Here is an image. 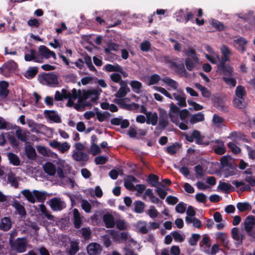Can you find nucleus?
Masks as SVG:
<instances>
[{
	"mask_svg": "<svg viewBox=\"0 0 255 255\" xmlns=\"http://www.w3.org/2000/svg\"><path fill=\"white\" fill-rule=\"evenodd\" d=\"M129 92L130 91H128L127 89L120 87L118 91L115 94V96L117 98H122L125 97Z\"/></svg>",
	"mask_w": 255,
	"mask_h": 255,
	"instance_id": "61",
	"label": "nucleus"
},
{
	"mask_svg": "<svg viewBox=\"0 0 255 255\" xmlns=\"http://www.w3.org/2000/svg\"><path fill=\"white\" fill-rule=\"evenodd\" d=\"M179 147V144L178 143H175L167 147L166 151L170 155H173L175 154L178 149Z\"/></svg>",
	"mask_w": 255,
	"mask_h": 255,
	"instance_id": "51",
	"label": "nucleus"
},
{
	"mask_svg": "<svg viewBox=\"0 0 255 255\" xmlns=\"http://www.w3.org/2000/svg\"><path fill=\"white\" fill-rule=\"evenodd\" d=\"M71 98L74 100L79 98V100L83 101V93H81L80 90H77L75 88H74L72 90Z\"/></svg>",
	"mask_w": 255,
	"mask_h": 255,
	"instance_id": "52",
	"label": "nucleus"
},
{
	"mask_svg": "<svg viewBox=\"0 0 255 255\" xmlns=\"http://www.w3.org/2000/svg\"><path fill=\"white\" fill-rule=\"evenodd\" d=\"M29 54L26 53L24 55V60L26 61H34L38 63H41L42 61L40 59L39 57L37 56V53L35 49H31L29 50Z\"/></svg>",
	"mask_w": 255,
	"mask_h": 255,
	"instance_id": "13",
	"label": "nucleus"
},
{
	"mask_svg": "<svg viewBox=\"0 0 255 255\" xmlns=\"http://www.w3.org/2000/svg\"><path fill=\"white\" fill-rule=\"evenodd\" d=\"M103 220L106 228H112L115 227V222L113 216L110 214H106L103 215Z\"/></svg>",
	"mask_w": 255,
	"mask_h": 255,
	"instance_id": "16",
	"label": "nucleus"
},
{
	"mask_svg": "<svg viewBox=\"0 0 255 255\" xmlns=\"http://www.w3.org/2000/svg\"><path fill=\"white\" fill-rule=\"evenodd\" d=\"M162 81L174 90L177 88L178 84L177 82L170 78L165 77L162 79Z\"/></svg>",
	"mask_w": 255,
	"mask_h": 255,
	"instance_id": "49",
	"label": "nucleus"
},
{
	"mask_svg": "<svg viewBox=\"0 0 255 255\" xmlns=\"http://www.w3.org/2000/svg\"><path fill=\"white\" fill-rule=\"evenodd\" d=\"M235 93L236 95L238 98H244V96L246 95L245 88L241 85L237 87Z\"/></svg>",
	"mask_w": 255,
	"mask_h": 255,
	"instance_id": "56",
	"label": "nucleus"
},
{
	"mask_svg": "<svg viewBox=\"0 0 255 255\" xmlns=\"http://www.w3.org/2000/svg\"><path fill=\"white\" fill-rule=\"evenodd\" d=\"M25 153L27 157L30 160H34L36 156V152L34 148L31 145L25 147Z\"/></svg>",
	"mask_w": 255,
	"mask_h": 255,
	"instance_id": "30",
	"label": "nucleus"
},
{
	"mask_svg": "<svg viewBox=\"0 0 255 255\" xmlns=\"http://www.w3.org/2000/svg\"><path fill=\"white\" fill-rule=\"evenodd\" d=\"M79 232L81 233L82 237L85 240H89L91 238L92 232L90 228H82Z\"/></svg>",
	"mask_w": 255,
	"mask_h": 255,
	"instance_id": "47",
	"label": "nucleus"
},
{
	"mask_svg": "<svg viewBox=\"0 0 255 255\" xmlns=\"http://www.w3.org/2000/svg\"><path fill=\"white\" fill-rule=\"evenodd\" d=\"M134 212L136 213H142L143 212L145 206L144 202L137 200L135 201L134 203Z\"/></svg>",
	"mask_w": 255,
	"mask_h": 255,
	"instance_id": "37",
	"label": "nucleus"
},
{
	"mask_svg": "<svg viewBox=\"0 0 255 255\" xmlns=\"http://www.w3.org/2000/svg\"><path fill=\"white\" fill-rule=\"evenodd\" d=\"M236 165L235 164L232 166H228L223 168V173L225 177L235 175L237 172Z\"/></svg>",
	"mask_w": 255,
	"mask_h": 255,
	"instance_id": "28",
	"label": "nucleus"
},
{
	"mask_svg": "<svg viewBox=\"0 0 255 255\" xmlns=\"http://www.w3.org/2000/svg\"><path fill=\"white\" fill-rule=\"evenodd\" d=\"M231 157L229 155H224L221 158L220 162L223 168L228 166H232L234 165L233 162L231 161Z\"/></svg>",
	"mask_w": 255,
	"mask_h": 255,
	"instance_id": "41",
	"label": "nucleus"
},
{
	"mask_svg": "<svg viewBox=\"0 0 255 255\" xmlns=\"http://www.w3.org/2000/svg\"><path fill=\"white\" fill-rule=\"evenodd\" d=\"M38 69L37 67H30L27 69L24 76L27 79L34 78L38 73Z\"/></svg>",
	"mask_w": 255,
	"mask_h": 255,
	"instance_id": "34",
	"label": "nucleus"
},
{
	"mask_svg": "<svg viewBox=\"0 0 255 255\" xmlns=\"http://www.w3.org/2000/svg\"><path fill=\"white\" fill-rule=\"evenodd\" d=\"M233 104L235 107L242 109L246 107V103L244 98H236L233 101Z\"/></svg>",
	"mask_w": 255,
	"mask_h": 255,
	"instance_id": "38",
	"label": "nucleus"
},
{
	"mask_svg": "<svg viewBox=\"0 0 255 255\" xmlns=\"http://www.w3.org/2000/svg\"><path fill=\"white\" fill-rule=\"evenodd\" d=\"M159 177L155 174H150L148 175L147 182L148 183L150 184L153 187H157L156 184L158 183L159 185L163 187H164V185L161 183L158 182Z\"/></svg>",
	"mask_w": 255,
	"mask_h": 255,
	"instance_id": "29",
	"label": "nucleus"
},
{
	"mask_svg": "<svg viewBox=\"0 0 255 255\" xmlns=\"http://www.w3.org/2000/svg\"><path fill=\"white\" fill-rule=\"evenodd\" d=\"M129 84L134 92L137 94L140 92V90L142 87V83L136 80L131 81Z\"/></svg>",
	"mask_w": 255,
	"mask_h": 255,
	"instance_id": "43",
	"label": "nucleus"
},
{
	"mask_svg": "<svg viewBox=\"0 0 255 255\" xmlns=\"http://www.w3.org/2000/svg\"><path fill=\"white\" fill-rule=\"evenodd\" d=\"M255 225V217L253 215L247 216L244 221V229L248 235L250 237L255 238V234L252 232Z\"/></svg>",
	"mask_w": 255,
	"mask_h": 255,
	"instance_id": "4",
	"label": "nucleus"
},
{
	"mask_svg": "<svg viewBox=\"0 0 255 255\" xmlns=\"http://www.w3.org/2000/svg\"><path fill=\"white\" fill-rule=\"evenodd\" d=\"M11 206H13L16 210L17 213L21 217H25L26 215V212L24 207L20 204L18 201L14 200L13 203L11 204Z\"/></svg>",
	"mask_w": 255,
	"mask_h": 255,
	"instance_id": "21",
	"label": "nucleus"
},
{
	"mask_svg": "<svg viewBox=\"0 0 255 255\" xmlns=\"http://www.w3.org/2000/svg\"><path fill=\"white\" fill-rule=\"evenodd\" d=\"M95 110L97 111L96 112V115H97L98 120L100 122H104L106 118H109L111 116V114L108 112H104L102 113L98 111V108H96Z\"/></svg>",
	"mask_w": 255,
	"mask_h": 255,
	"instance_id": "40",
	"label": "nucleus"
},
{
	"mask_svg": "<svg viewBox=\"0 0 255 255\" xmlns=\"http://www.w3.org/2000/svg\"><path fill=\"white\" fill-rule=\"evenodd\" d=\"M93 96L91 98V102L96 103L99 99L100 93L96 89H91L83 91V101L87 100L88 99Z\"/></svg>",
	"mask_w": 255,
	"mask_h": 255,
	"instance_id": "5",
	"label": "nucleus"
},
{
	"mask_svg": "<svg viewBox=\"0 0 255 255\" xmlns=\"http://www.w3.org/2000/svg\"><path fill=\"white\" fill-rule=\"evenodd\" d=\"M227 146L234 154H238L241 152V148L233 142H228Z\"/></svg>",
	"mask_w": 255,
	"mask_h": 255,
	"instance_id": "62",
	"label": "nucleus"
},
{
	"mask_svg": "<svg viewBox=\"0 0 255 255\" xmlns=\"http://www.w3.org/2000/svg\"><path fill=\"white\" fill-rule=\"evenodd\" d=\"M7 181L10 183L11 185L15 188H17L18 187V183L14 175L13 174L8 175L7 177Z\"/></svg>",
	"mask_w": 255,
	"mask_h": 255,
	"instance_id": "58",
	"label": "nucleus"
},
{
	"mask_svg": "<svg viewBox=\"0 0 255 255\" xmlns=\"http://www.w3.org/2000/svg\"><path fill=\"white\" fill-rule=\"evenodd\" d=\"M87 250L89 255H97L101 252L102 248L98 243H92L87 246Z\"/></svg>",
	"mask_w": 255,
	"mask_h": 255,
	"instance_id": "11",
	"label": "nucleus"
},
{
	"mask_svg": "<svg viewBox=\"0 0 255 255\" xmlns=\"http://www.w3.org/2000/svg\"><path fill=\"white\" fill-rule=\"evenodd\" d=\"M23 195L31 203L35 202V198L39 202L43 203L46 200V193L44 191H39L34 190L32 193L28 189L23 190L21 192Z\"/></svg>",
	"mask_w": 255,
	"mask_h": 255,
	"instance_id": "3",
	"label": "nucleus"
},
{
	"mask_svg": "<svg viewBox=\"0 0 255 255\" xmlns=\"http://www.w3.org/2000/svg\"><path fill=\"white\" fill-rule=\"evenodd\" d=\"M13 235L10 234L9 239V244L11 249L18 253H22L26 251L27 240L26 238H17L14 241L13 240Z\"/></svg>",
	"mask_w": 255,
	"mask_h": 255,
	"instance_id": "2",
	"label": "nucleus"
},
{
	"mask_svg": "<svg viewBox=\"0 0 255 255\" xmlns=\"http://www.w3.org/2000/svg\"><path fill=\"white\" fill-rule=\"evenodd\" d=\"M42 78L49 86H55L58 84L57 76L53 73L44 74L42 75Z\"/></svg>",
	"mask_w": 255,
	"mask_h": 255,
	"instance_id": "8",
	"label": "nucleus"
},
{
	"mask_svg": "<svg viewBox=\"0 0 255 255\" xmlns=\"http://www.w3.org/2000/svg\"><path fill=\"white\" fill-rule=\"evenodd\" d=\"M204 120V115L202 112H199L197 114L193 115L190 119V122L192 124H194L198 122H202Z\"/></svg>",
	"mask_w": 255,
	"mask_h": 255,
	"instance_id": "35",
	"label": "nucleus"
},
{
	"mask_svg": "<svg viewBox=\"0 0 255 255\" xmlns=\"http://www.w3.org/2000/svg\"><path fill=\"white\" fill-rule=\"evenodd\" d=\"M200 238V235L198 234H193L189 239V243L191 246H194Z\"/></svg>",
	"mask_w": 255,
	"mask_h": 255,
	"instance_id": "59",
	"label": "nucleus"
},
{
	"mask_svg": "<svg viewBox=\"0 0 255 255\" xmlns=\"http://www.w3.org/2000/svg\"><path fill=\"white\" fill-rule=\"evenodd\" d=\"M195 87L201 91V95L203 97L208 99L210 98L211 95V92L207 88L203 86L198 83L195 84Z\"/></svg>",
	"mask_w": 255,
	"mask_h": 255,
	"instance_id": "27",
	"label": "nucleus"
},
{
	"mask_svg": "<svg viewBox=\"0 0 255 255\" xmlns=\"http://www.w3.org/2000/svg\"><path fill=\"white\" fill-rule=\"evenodd\" d=\"M193 135L194 139H195L196 143L198 144H203V140L204 138V136L201 135V133L197 130H194L193 131Z\"/></svg>",
	"mask_w": 255,
	"mask_h": 255,
	"instance_id": "45",
	"label": "nucleus"
},
{
	"mask_svg": "<svg viewBox=\"0 0 255 255\" xmlns=\"http://www.w3.org/2000/svg\"><path fill=\"white\" fill-rule=\"evenodd\" d=\"M119 49V46L117 43L111 42L108 43L107 47L105 48V52L108 53L111 51H118Z\"/></svg>",
	"mask_w": 255,
	"mask_h": 255,
	"instance_id": "55",
	"label": "nucleus"
},
{
	"mask_svg": "<svg viewBox=\"0 0 255 255\" xmlns=\"http://www.w3.org/2000/svg\"><path fill=\"white\" fill-rule=\"evenodd\" d=\"M220 50L223 56L220 58L218 56L219 60L217 64L218 71L220 75L232 76L234 68L229 63H227L230 61V57L232 55L231 50L225 45H223Z\"/></svg>",
	"mask_w": 255,
	"mask_h": 255,
	"instance_id": "1",
	"label": "nucleus"
},
{
	"mask_svg": "<svg viewBox=\"0 0 255 255\" xmlns=\"http://www.w3.org/2000/svg\"><path fill=\"white\" fill-rule=\"evenodd\" d=\"M222 79L228 85L232 86V87H234L236 85L237 81L236 80L233 78V72L232 73V76H226L224 75Z\"/></svg>",
	"mask_w": 255,
	"mask_h": 255,
	"instance_id": "39",
	"label": "nucleus"
},
{
	"mask_svg": "<svg viewBox=\"0 0 255 255\" xmlns=\"http://www.w3.org/2000/svg\"><path fill=\"white\" fill-rule=\"evenodd\" d=\"M140 47L141 51L148 52L151 48V44L149 41L145 40L141 43Z\"/></svg>",
	"mask_w": 255,
	"mask_h": 255,
	"instance_id": "64",
	"label": "nucleus"
},
{
	"mask_svg": "<svg viewBox=\"0 0 255 255\" xmlns=\"http://www.w3.org/2000/svg\"><path fill=\"white\" fill-rule=\"evenodd\" d=\"M79 250V243L77 242H72L68 251L69 255H75Z\"/></svg>",
	"mask_w": 255,
	"mask_h": 255,
	"instance_id": "42",
	"label": "nucleus"
},
{
	"mask_svg": "<svg viewBox=\"0 0 255 255\" xmlns=\"http://www.w3.org/2000/svg\"><path fill=\"white\" fill-rule=\"evenodd\" d=\"M232 184L234 185L237 188H239L240 186H242L240 188V190L242 192H244L245 191H250L251 190L250 186L249 185H246L245 183L243 181L233 180L232 181Z\"/></svg>",
	"mask_w": 255,
	"mask_h": 255,
	"instance_id": "33",
	"label": "nucleus"
},
{
	"mask_svg": "<svg viewBox=\"0 0 255 255\" xmlns=\"http://www.w3.org/2000/svg\"><path fill=\"white\" fill-rule=\"evenodd\" d=\"M212 100L213 101L214 107H215L218 110L221 111H226V108L225 106L224 101L222 98L217 95H213Z\"/></svg>",
	"mask_w": 255,
	"mask_h": 255,
	"instance_id": "10",
	"label": "nucleus"
},
{
	"mask_svg": "<svg viewBox=\"0 0 255 255\" xmlns=\"http://www.w3.org/2000/svg\"><path fill=\"white\" fill-rule=\"evenodd\" d=\"M161 78L159 75L154 74L150 76L149 78L148 85H152L157 84Z\"/></svg>",
	"mask_w": 255,
	"mask_h": 255,
	"instance_id": "57",
	"label": "nucleus"
},
{
	"mask_svg": "<svg viewBox=\"0 0 255 255\" xmlns=\"http://www.w3.org/2000/svg\"><path fill=\"white\" fill-rule=\"evenodd\" d=\"M146 123L147 125L151 124L152 126L156 125L158 121V115L156 113H152L147 112L146 114Z\"/></svg>",
	"mask_w": 255,
	"mask_h": 255,
	"instance_id": "20",
	"label": "nucleus"
},
{
	"mask_svg": "<svg viewBox=\"0 0 255 255\" xmlns=\"http://www.w3.org/2000/svg\"><path fill=\"white\" fill-rule=\"evenodd\" d=\"M72 157L74 160L81 162H87L89 159L88 155L82 151H74Z\"/></svg>",
	"mask_w": 255,
	"mask_h": 255,
	"instance_id": "14",
	"label": "nucleus"
},
{
	"mask_svg": "<svg viewBox=\"0 0 255 255\" xmlns=\"http://www.w3.org/2000/svg\"><path fill=\"white\" fill-rule=\"evenodd\" d=\"M17 67V64L13 60H10L5 62L1 67L3 75L8 76L12 71H14Z\"/></svg>",
	"mask_w": 255,
	"mask_h": 255,
	"instance_id": "6",
	"label": "nucleus"
},
{
	"mask_svg": "<svg viewBox=\"0 0 255 255\" xmlns=\"http://www.w3.org/2000/svg\"><path fill=\"white\" fill-rule=\"evenodd\" d=\"M44 113L47 114V117L50 120L54 121L56 123H61V119L56 113V111L53 110H46Z\"/></svg>",
	"mask_w": 255,
	"mask_h": 255,
	"instance_id": "26",
	"label": "nucleus"
},
{
	"mask_svg": "<svg viewBox=\"0 0 255 255\" xmlns=\"http://www.w3.org/2000/svg\"><path fill=\"white\" fill-rule=\"evenodd\" d=\"M44 172L50 176H54L56 172L55 166L50 162H46L43 166Z\"/></svg>",
	"mask_w": 255,
	"mask_h": 255,
	"instance_id": "17",
	"label": "nucleus"
},
{
	"mask_svg": "<svg viewBox=\"0 0 255 255\" xmlns=\"http://www.w3.org/2000/svg\"><path fill=\"white\" fill-rule=\"evenodd\" d=\"M216 239L225 246H227L229 244L227 234L223 232H218L216 234Z\"/></svg>",
	"mask_w": 255,
	"mask_h": 255,
	"instance_id": "31",
	"label": "nucleus"
},
{
	"mask_svg": "<svg viewBox=\"0 0 255 255\" xmlns=\"http://www.w3.org/2000/svg\"><path fill=\"white\" fill-rule=\"evenodd\" d=\"M231 235L232 238L236 241V244L237 245H241L243 244L244 236L242 234L239 233L238 228L234 227L232 229Z\"/></svg>",
	"mask_w": 255,
	"mask_h": 255,
	"instance_id": "12",
	"label": "nucleus"
},
{
	"mask_svg": "<svg viewBox=\"0 0 255 255\" xmlns=\"http://www.w3.org/2000/svg\"><path fill=\"white\" fill-rule=\"evenodd\" d=\"M186 55L187 56H191L192 59L195 61L196 62H198L199 59L197 57L196 51L192 48H189V49L186 51Z\"/></svg>",
	"mask_w": 255,
	"mask_h": 255,
	"instance_id": "60",
	"label": "nucleus"
},
{
	"mask_svg": "<svg viewBox=\"0 0 255 255\" xmlns=\"http://www.w3.org/2000/svg\"><path fill=\"white\" fill-rule=\"evenodd\" d=\"M73 224L75 228L79 229L82 224L80 214L77 209L73 210Z\"/></svg>",
	"mask_w": 255,
	"mask_h": 255,
	"instance_id": "18",
	"label": "nucleus"
},
{
	"mask_svg": "<svg viewBox=\"0 0 255 255\" xmlns=\"http://www.w3.org/2000/svg\"><path fill=\"white\" fill-rule=\"evenodd\" d=\"M237 208L240 212H244L251 210L252 206L247 202H239L237 204Z\"/></svg>",
	"mask_w": 255,
	"mask_h": 255,
	"instance_id": "32",
	"label": "nucleus"
},
{
	"mask_svg": "<svg viewBox=\"0 0 255 255\" xmlns=\"http://www.w3.org/2000/svg\"><path fill=\"white\" fill-rule=\"evenodd\" d=\"M83 60L84 61V63H86L90 71L97 72V69L93 64L90 56L87 54L84 56Z\"/></svg>",
	"mask_w": 255,
	"mask_h": 255,
	"instance_id": "44",
	"label": "nucleus"
},
{
	"mask_svg": "<svg viewBox=\"0 0 255 255\" xmlns=\"http://www.w3.org/2000/svg\"><path fill=\"white\" fill-rule=\"evenodd\" d=\"M115 102L120 105L122 108L126 110H130L132 109V107L134 109H137L139 108V105L138 104L133 103L131 105L127 104L124 99H116Z\"/></svg>",
	"mask_w": 255,
	"mask_h": 255,
	"instance_id": "15",
	"label": "nucleus"
},
{
	"mask_svg": "<svg viewBox=\"0 0 255 255\" xmlns=\"http://www.w3.org/2000/svg\"><path fill=\"white\" fill-rule=\"evenodd\" d=\"M50 207L54 211H60L63 208L60 199L56 197H54L50 200Z\"/></svg>",
	"mask_w": 255,
	"mask_h": 255,
	"instance_id": "24",
	"label": "nucleus"
},
{
	"mask_svg": "<svg viewBox=\"0 0 255 255\" xmlns=\"http://www.w3.org/2000/svg\"><path fill=\"white\" fill-rule=\"evenodd\" d=\"M39 53L43 57L48 59L51 57L54 59H56V56L55 52L49 50L46 46L44 45H40L39 47Z\"/></svg>",
	"mask_w": 255,
	"mask_h": 255,
	"instance_id": "9",
	"label": "nucleus"
},
{
	"mask_svg": "<svg viewBox=\"0 0 255 255\" xmlns=\"http://www.w3.org/2000/svg\"><path fill=\"white\" fill-rule=\"evenodd\" d=\"M186 204L184 202H180L175 207V210L177 213L183 214L186 210Z\"/></svg>",
	"mask_w": 255,
	"mask_h": 255,
	"instance_id": "63",
	"label": "nucleus"
},
{
	"mask_svg": "<svg viewBox=\"0 0 255 255\" xmlns=\"http://www.w3.org/2000/svg\"><path fill=\"white\" fill-rule=\"evenodd\" d=\"M49 145L54 149H57L61 153L67 151L70 147V145L67 142L61 143L56 140H51L49 142Z\"/></svg>",
	"mask_w": 255,
	"mask_h": 255,
	"instance_id": "7",
	"label": "nucleus"
},
{
	"mask_svg": "<svg viewBox=\"0 0 255 255\" xmlns=\"http://www.w3.org/2000/svg\"><path fill=\"white\" fill-rule=\"evenodd\" d=\"M9 86L7 82L2 81L0 82V97L5 98L9 94V90L7 89Z\"/></svg>",
	"mask_w": 255,
	"mask_h": 255,
	"instance_id": "23",
	"label": "nucleus"
},
{
	"mask_svg": "<svg viewBox=\"0 0 255 255\" xmlns=\"http://www.w3.org/2000/svg\"><path fill=\"white\" fill-rule=\"evenodd\" d=\"M173 68H175L176 72L180 75L187 77L188 75V73L185 68L183 63L180 64L177 63H173Z\"/></svg>",
	"mask_w": 255,
	"mask_h": 255,
	"instance_id": "22",
	"label": "nucleus"
},
{
	"mask_svg": "<svg viewBox=\"0 0 255 255\" xmlns=\"http://www.w3.org/2000/svg\"><path fill=\"white\" fill-rule=\"evenodd\" d=\"M176 100L178 101V105L180 107H186V98L185 96H182L179 95L174 94Z\"/></svg>",
	"mask_w": 255,
	"mask_h": 255,
	"instance_id": "54",
	"label": "nucleus"
},
{
	"mask_svg": "<svg viewBox=\"0 0 255 255\" xmlns=\"http://www.w3.org/2000/svg\"><path fill=\"white\" fill-rule=\"evenodd\" d=\"M40 209L41 212L50 221H54V216L48 213L45 206L44 204L40 205Z\"/></svg>",
	"mask_w": 255,
	"mask_h": 255,
	"instance_id": "50",
	"label": "nucleus"
},
{
	"mask_svg": "<svg viewBox=\"0 0 255 255\" xmlns=\"http://www.w3.org/2000/svg\"><path fill=\"white\" fill-rule=\"evenodd\" d=\"M234 42L241 47L242 51L244 53L246 50V45L248 43V41L245 38L241 37L235 39Z\"/></svg>",
	"mask_w": 255,
	"mask_h": 255,
	"instance_id": "46",
	"label": "nucleus"
},
{
	"mask_svg": "<svg viewBox=\"0 0 255 255\" xmlns=\"http://www.w3.org/2000/svg\"><path fill=\"white\" fill-rule=\"evenodd\" d=\"M210 24L217 30L219 31H222L224 30V24L217 19H213Z\"/></svg>",
	"mask_w": 255,
	"mask_h": 255,
	"instance_id": "53",
	"label": "nucleus"
},
{
	"mask_svg": "<svg viewBox=\"0 0 255 255\" xmlns=\"http://www.w3.org/2000/svg\"><path fill=\"white\" fill-rule=\"evenodd\" d=\"M7 157L9 162L14 166H18L20 164V160L18 156L12 152L8 153Z\"/></svg>",
	"mask_w": 255,
	"mask_h": 255,
	"instance_id": "36",
	"label": "nucleus"
},
{
	"mask_svg": "<svg viewBox=\"0 0 255 255\" xmlns=\"http://www.w3.org/2000/svg\"><path fill=\"white\" fill-rule=\"evenodd\" d=\"M179 112L180 109L177 106L173 103L170 104V112L168 114V117L172 122L175 123L177 120L176 117L174 114H178Z\"/></svg>",
	"mask_w": 255,
	"mask_h": 255,
	"instance_id": "19",
	"label": "nucleus"
},
{
	"mask_svg": "<svg viewBox=\"0 0 255 255\" xmlns=\"http://www.w3.org/2000/svg\"><path fill=\"white\" fill-rule=\"evenodd\" d=\"M197 63L198 62H195L193 59L190 58H187L185 60V65L187 69L189 71H192L193 70L196 63Z\"/></svg>",
	"mask_w": 255,
	"mask_h": 255,
	"instance_id": "48",
	"label": "nucleus"
},
{
	"mask_svg": "<svg viewBox=\"0 0 255 255\" xmlns=\"http://www.w3.org/2000/svg\"><path fill=\"white\" fill-rule=\"evenodd\" d=\"M11 227V221L9 217H4L1 220L0 224V229L6 231L9 230Z\"/></svg>",
	"mask_w": 255,
	"mask_h": 255,
	"instance_id": "25",
	"label": "nucleus"
}]
</instances>
